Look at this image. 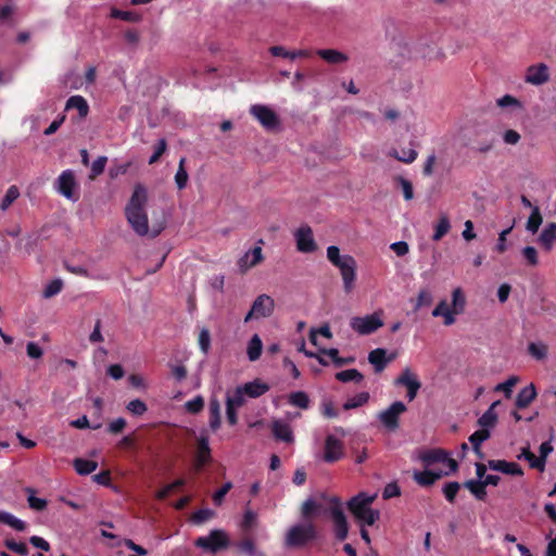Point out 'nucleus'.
<instances>
[{"label": "nucleus", "instance_id": "nucleus-1", "mask_svg": "<svg viewBox=\"0 0 556 556\" xmlns=\"http://www.w3.org/2000/svg\"><path fill=\"white\" fill-rule=\"evenodd\" d=\"M147 202V188L141 184H137L125 207V215L131 228L138 236H146L149 232L148 215L146 212Z\"/></svg>", "mask_w": 556, "mask_h": 556}, {"label": "nucleus", "instance_id": "nucleus-2", "mask_svg": "<svg viewBox=\"0 0 556 556\" xmlns=\"http://www.w3.org/2000/svg\"><path fill=\"white\" fill-rule=\"evenodd\" d=\"M372 501V496L358 493L348 502V509L359 522L372 526L380 517V513L370 507Z\"/></svg>", "mask_w": 556, "mask_h": 556}, {"label": "nucleus", "instance_id": "nucleus-3", "mask_svg": "<svg viewBox=\"0 0 556 556\" xmlns=\"http://www.w3.org/2000/svg\"><path fill=\"white\" fill-rule=\"evenodd\" d=\"M194 545L208 553H217L226 549L230 545L228 534L222 529L211 530L207 536H199L194 541Z\"/></svg>", "mask_w": 556, "mask_h": 556}, {"label": "nucleus", "instance_id": "nucleus-4", "mask_svg": "<svg viewBox=\"0 0 556 556\" xmlns=\"http://www.w3.org/2000/svg\"><path fill=\"white\" fill-rule=\"evenodd\" d=\"M317 536L316 527L312 523L295 525L286 535V545L289 547H301Z\"/></svg>", "mask_w": 556, "mask_h": 556}, {"label": "nucleus", "instance_id": "nucleus-5", "mask_svg": "<svg viewBox=\"0 0 556 556\" xmlns=\"http://www.w3.org/2000/svg\"><path fill=\"white\" fill-rule=\"evenodd\" d=\"M329 513L334 525L336 538L339 541H344L348 538L349 525L343 511L342 503L337 496L329 500Z\"/></svg>", "mask_w": 556, "mask_h": 556}, {"label": "nucleus", "instance_id": "nucleus-6", "mask_svg": "<svg viewBox=\"0 0 556 556\" xmlns=\"http://www.w3.org/2000/svg\"><path fill=\"white\" fill-rule=\"evenodd\" d=\"M381 315V312H375L364 317H353L350 321V326L358 334H371L383 326Z\"/></svg>", "mask_w": 556, "mask_h": 556}, {"label": "nucleus", "instance_id": "nucleus-7", "mask_svg": "<svg viewBox=\"0 0 556 556\" xmlns=\"http://www.w3.org/2000/svg\"><path fill=\"white\" fill-rule=\"evenodd\" d=\"M406 410L407 407L403 402L395 401L387 409L379 413L378 419L389 432H394L400 427L401 414Z\"/></svg>", "mask_w": 556, "mask_h": 556}, {"label": "nucleus", "instance_id": "nucleus-8", "mask_svg": "<svg viewBox=\"0 0 556 556\" xmlns=\"http://www.w3.org/2000/svg\"><path fill=\"white\" fill-rule=\"evenodd\" d=\"M250 114L258 121L266 130H275L280 125L277 113L264 104H254L250 108Z\"/></svg>", "mask_w": 556, "mask_h": 556}, {"label": "nucleus", "instance_id": "nucleus-9", "mask_svg": "<svg viewBox=\"0 0 556 556\" xmlns=\"http://www.w3.org/2000/svg\"><path fill=\"white\" fill-rule=\"evenodd\" d=\"M274 307V300L267 294H261L254 300L251 309L244 317V321L268 317L273 314Z\"/></svg>", "mask_w": 556, "mask_h": 556}, {"label": "nucleus", "instance_id": "nucleus-10", "mask_svg": "<svg viewBox=\"0 0 556 556\" xmlns=\"http://www.w3.org/2000/svg\"><path fill=\"white\" fill-rule=\"evenodd\" d=\"M336 267L340 270L345 293H350L354 289L356 281L357 265L355 258L348 256V258H344V261Z\"/></svg>", "mask_w": 556, "mask_h": 556}, {"label": "nucleus", "instance_id": "nucleus-11", "mask_svg": "<svg viewBox=\"0 0 556 556\" xmlns=\"http://www.w3.org/2000/svg\"><path fill=\"white\" fill-rule=\"evenodd\" d=\"M344 456V444L332 434H328L324 445V460L328 464L336 463Z\"/></svg>", "mask_w": 556, "mask_h": 556}, {"label": "nucleus", "instance_id": "nucleus-12", "mask_svg": "<svg viewBox=\"0 0 556 556\" xmlns=\"http://www.w3.org/2000/svg\"><path fill=\"white\" fill-rule=\"evenodd\" d=\"M395 384L403 386L407 389L406 396L408 401L415 400L419 389L421 388V382L418 380L416 374H414L408 367L403 369L401 375L396 378Z\"/></svg>", "mask_w": 556, "mask_h": 556}, {"label": "nucleus", "instance_id": "nucleus-13", "mask_svg": "<svg viewBox=\"0 0 556 556\" xmlns=\"http://www.w3.org/2000/svg\"><path fill=\"white\" fill-rule=\"evenodd\" d=\"M262 244H264V241L261 239L258 240V245L245 252L244 255L238 260V267L241 273H245L250 268L263 262L264 255L261 247Z\"/></svg>", "mask_w": 556, "mask_h": 556}, {"label": "nucleus", "instance_id": "nucleus-14", "mask_svg": "<svg viewBox=\"0 0 556 556\" xmlns=\"http://www.w3.org/2000/svg\"><path fill=\"white\" fill-rule=\"evenodd\" d=\"M296 248L302 253L316 251L317 244L314 240L313 230L308 226L300 227L295 232Z\"/></svg>", "mask_w": 556, "mask_h": 556}, {"label": "nucleus", "instance_id": "nucleus-15", "mask_svg": "<svg viewBox=\"0 0 556 556\" xmlns=\"http://www.w3.org/2000/svg\"><path fill=\"white\" fill-rule=\"evenodd\" d=\"M396 358V353L388 355L387 350L377 348L369 352L368 362L374 366L375 372H381L386 369L389 363Z\"/></svg>", "mask_w": 556, "mask_h": 556}, {"label": "nucleus", "instance_id": "nucleus-16", "mask_svg": "<svg viewBox=\"0 0 556 556\" xmlns=\"http://www.w3.org/2000/svg\"><path fill=\"white\" fill-rule=\"evenodd\" d=\"M76 188L75 176L72 170H64L58 178V191L70 200H77L74 194Z\"/></svg>", "mask_w": 556, "mask_h": 556}, {"label": "nucleus", "instance_id": "nucleus-17", "mask_svg": "<svg viewBox=\"0 0 556 556\" xmlns=\"http://www.w3.org/2000/svg\"><path fill=\"white\" fill-rule=\"evenodd\" d=\"M212 459L208 437L203 433L197 439L195 467L203 468Z\"/></svg>", "mask_w": 556, "mask_h": 556}, {"label": "nucleus", "instance_id": "nucleus-18", "mask_svg": "<svg viewBox=\"0 0 556 556\" xmlns=\"http://www.w3.org/2000/svg\"><path fill=\"white\" fill-rule=\"evenodd\" d=\"M549 79L548 67L544 63L531 65L527 70L526 81L540 86Z\"/></svg>", "mask_w": 556, "mask_h": 556}, {"label": "nucleus", "instance_id": "nucleus-19", "mask_svg": "<svg viewBox=\"0 0 556 556\" xmlns=\"http://www.w3.org/2000/svg\"><path fill=\"white\" fill-rule=\"evenodd\" d=\"M488 467L492 470L500 471L510 476H522L523 471L519 464L514 462H506L503 459H490Z\"/></svg>", "mask_w": 556, "mask_h": 556}, {"label": "nucleus", "instance_id": "nucleus-20", "mask_svg": "<svg viewBox=\"0 0 556 556\" xmlns=\"http://www.w3.org/2000/svg\"><path fill=\"white\" fill-rule=\"evenodd\" d=\"M536 397V390L533 383L522 388L517 397L515 405L518 409H523L528 407Z\"/></svg>", "mask_w": 556, "mask_h": 556}, {"label": "nucleus", "instance_id": "nucleus-21", "mask_svg": "<svg viewBox=\"0 0 556 556\" xmlns=\"http://www.w3.org/2000/svg\"><path fill=\"white\" fill-rule=\"evenodd\" d=\"M501 404V401L493 402L490 407L482 414V416L478 419V425L481 429H490L494 428L497 424V414L495 412V407Z\"/></svg>", "mask_w": 556, "mask_h": 556}, {"label": "nucleus", "instance_id": "nucleus-22", "mask_svg": "<svg viewBox=\"0 0 556 556\" xmlns=\"http://www.w3.org/2000/svg\"><path fill=\"white\" fill-rule=\"evenodd\" d=\"M242 390H244L245 394L249 397L256 399L261 395L265 394L269 390V386L260 379H255L251 382L244 383Z\"/></svg>", "mask_w": 556, "mask_h": 556}, {"label": "nucleus", "instance_id": "nucleus-23", "mask_svg": "<svg viewBox=\"0 0 556 556\" xmlns=\"http://www.w3.org/2000/svg\"><path fill=\"white\" fill-rule=\"evenodd\" d=\"M66 110L76 109L78 111L79 118H85L89 113V105L87 100L81 96H72L67 99Z\"/></svg>", "mask_w": 556, "mask_h": 556}, {"label": "nucleus", "instance_id": "nucleus-24", "mask_svg": "<svg viewBox=\"0 0 556 556\" xmlns=\"http://www.w3.org/2000/svg\"><path fill=\"white\" fill-rule=\"evenodd\" d=\"M556 241V223H549L539 237V242L546 250L551 251Z\"/></svg>", "mask_w": 556, "mask_h": 556}, {"label": "nucleus", "instance_id": "nucleus-25", "mask_svg": "<svg viewBox=\"0 0 556 556\" xmlns=\"http://www.w3.org/2000/svg\"><path fill=\"white\" fill-rule=\"evenodd\" d=\"M445 459H447V453L441 448L425 451L420 454V460L427 466L438 463L443 464Z\"/></svg>", "mask_w": 556, "mask_h": 556}, {"label": "nucleus", "instance_id": "nucleus-26", "mask_svg": "<svg viewBox=\"0 0 556 556\" xmlns=\"http://www.w3.org/2000/svg\"><path fill=\"white\" fill-rule=\"evenodd\" d=\"M443 476V472L432 471V470H424V471H415L414 480L421 486H430L434 484L437 480H439Z\"/></svg>", "mask_w": 556, "mask_h": 556}, {"label": "nucleus", "instance_id": "nucleus-27", "mask_svg": "<svg viewBox=\"0 0 556 556\" xmlns=\"http://www.w3.org/2000/svg\"><path fill=\"white\" fill-rule=\"evenodd\" d=\"M208 415L210 427L216 431L220 427V403L216 397L210 400Z\"/></svg>", "mask_w": 556, "mask_h": 556}, {"label": "nucleus", "instance_id": "nucleus-28", "mask_svg": "<svg viewBox=\"0 0 556 556\" xmlns=\"http://www.w3.org/2000/svg\"><path fill=\"white\" fill-rule=\"evenodd\" d=\"M317 55L329 64H340L348 61V55L334 49L317 50Z\"/></svg>", "mask_w": 556, "mask_h": 556}, {"label": "nucleus", "instance_id": "nucleus-29", "mask_svg": "<svg viewBox=\"0 0 556 556\" xmlns=\"http://www.w3.org/2000/svg\"><path fill=\"white\" fill-rule=\"evenodd\" d=\"M433 317H440L442 316L444 318V325L451 326L455 323V316L451 308L447 306V303L445 300H441L438 305L432 311Z\"/></svg>", "mask_w": 556, "mask_h": 556}, {"label": "nucleus", "instance_id": "nucleus-30", "mask_svg": "<svg viewBox=\"0 0 556 556\" xmlns=\"http://www.w3.org/2000/svg\"><path fill=\"white\" fill-rule=\"evenodd\" d=\"M273 434L277 440H281L288 443L293 441L290 426L279 420L273 424Z\"/></svg>", "mask_w": 556, "mask_h": 556}, {"label": "nucleus", "instance_id": "nucleus-31", "mask_svg": "<svg viewBox=\"0 0 556 556\" xmlns=\"http://www.w3.org/2000/svg\"><path fill=\"white\" fill-rule=\"evenodd\" d=\"M321 504L317 503L314 498H307L303 502L301 507L302 517L305 520H311L321 511Z\"/></svg>", "mask_w": 556, "mask_h": 556}, {"label": "nucleus", "instance_id": "nucleus-32", "mask_svg": "<svg viewBox=\"0 0 556 556\" xmlns=\"http://www.w3.org/2000/svg\"><path fill=\"white\" fill-rule=\"evenodd\" d=\"M262 351L263 342L258 334H254L248 343L247 354L249 359L251 362L257 361L262 355Z\"/></svg>", "mask_w": 556, "mask_h": 556}, {"label": "nucleus", "instance_id": "nucleus-33", "mask_svg": "<svg viewBox=\"0 0 556 556\" xmlns=\"http://www.w3.org/2000/svg\"><path fill=\"white\" fill-rule=\"evenodd\" d=\"M464 486L468 489L477 500L484 501L486 497V488L482 480H467Z\"/></svg>", "mask_w": 556, "mask_h": 556}, {"label": "nucleus", "instance_id": "nucleus-34", "mask_svg": "<svg viewBox=\"0 0 556 556\" xmlns=\"http://www.w3.org/2000/svg\"><path fill=\"white\" fill-rule=\"evenodd\" d=\"M466 306V298L460 288H456L452 292V308L454 316L462 314Z\"/></svg>", "mask_w": 556, "mask_h": 556}, {"label": "nucleus", "instance_id": "nucleus-35", "mask_svg": "<svg viewBox=\"0 0 556 556\" xmlns=\"http://www.w3.org/2000/svg\"><path fill=\"white\" fill-rule=\"evenodd\" d=\"M320 353L324 355H327L331 358L332 363L336 367H342L349 364H352L354 362V357H342L339 355V350L331 348V349H321Z\"/></svg>", "mask_w": 556, "mask_h": 556}, {"label": "nucleus", "instance_id": "nucleus-36", "mask_svg": "<svg viewBox=\"0 0 556 556\" xmlns=\"http://www.w3.org/2000/svg\"><path fill=\"white\" fill-rule=\"evenodd\" d=\"M0 523L10 526L16 531H24L26 529V523L23 520L4 510H0Z\"/></svg>", "mask_w": 556, "mask_h": 556}, {"label": "nucleus", "instance_id": "nucleus-37", "mask_svg": "<svg viewBox=\"0 0 556 556\" xmlns=\"http://www.w3.org/2000/svg\"><path fill=\"white\" fill-rule=\"evenodd\" d=\"M74 468L78 475H89L93 472L97 467L98 463L94 460L84 459V458H76L74 459Z\"/></svg>", "mask_w": 556, "mask_h": 556}, {"label": "nucleus", "instance_id": "nucleus-38", "mask_svg": "<svg viewBox=\"0 0 556 556\" xmlns=\"http://www.w3.org/2000/svg\"><path fill=\"white\" fill-rule=\"evenodd\" d=\"M451 229V223L448 217L443 214L440 216L438 224L434 227V233L432 236L433 241H440Z\"/></svg>", "mask_w": 556, "mask_h": 556}, {"label": "nucleus", "instance_id": "nucleus-39", "mask_svg": "<svg viewBox=\"0 0 556 556\" xmlns=\"http://www.w3.org/2000/svg\"><path fill=\"white\" fill-rule=\"evenodd\" d=\"M389 155L396 159L400 162L410 164L417 159L418 153L415 149H403L401 153L397 150L392 149L389 152Z\"/></svg>", "mask_w": 556, "mask_h": 556}, {"label": "nucleus", "instance_id": "nucleus-40", "mask_svg": "<svg viewBox=\"0 0 556 556\" xmlns=\"http://www.w3.org/2000/svg\"><path fill=\"white\" fill-rule=\"evenodd\" d=\"M186 484V480L184 478H179L177 480H175L174 482L165 485L164 488L160 489L156 494H155V497L156 500L159 501H164L166 500L169 494L182 486H185Z\"/></svg>", "mask_w": 556, "mask_h": 556}, {"label": "nucleus", "instance_id": "nucleus-41", "mask_svg": "<svg viewBox=\"0 0 556 556\" xmlns=\"http://www.w3.org/2000/svg\"><path fill=\"white\" fill-rule=\"evenodd\" d=\"M336 379L341 382L354 381L361 383L364 380V376L357 369H346L336 374Z\"/></svg>", "mask_w": 556, "mask_h": 556}, {"label": "nucleus", "instance_id": "nucleus-42", "mask_svg": "<svg viewBox=\"0 0 556 556\" xmlns=\"http://www.w3.org/2000/svg\"><path fill=\"white\" fill-rule=\"evenodd\" d=\"M542 222H543V217H542L540 207L534 206V207H532V212L527 220L526 228L528 231L535 233L539 230Z\"/></svg>", "mask_w": 556, "mask_h": 556}, {"label": "nucleus", "instance_id": "nucleus-43", "mask_svg": "<svg viewBox=\"0 0 556 556\" xmlns=\"http://www.w3.org/2000/svg\"><path fill=\"white\" fill-rule=\"evenodd\" d=\"M369 397L370 396L368 392L357 393L356 395L346 400V402L343 404V409L350 410L353 408L361 407L369 401Z\"/></svg>", "mask_w": 556, "mask_h": 556}, {"label": "nucleus", "instance_id": "nucleus-44", "mask_svg": "<svg viewBox=\"0 0 556 556\" xmlns=\"http://www.w3.org/2000/svg\"><path fill=\"white\" fill-rule=\"evenodd\" d=\"M235 547L247 556H255L256 547L255 543L251 538H244L241 541L235 543Z\"/></svg>", "mask_w": 556, "mask_h": 556}, {"label": "nucleus", "instance_id": "nucleus-45", "mask_svg": "<svg viewBox=\"0 0 556 556\" xmlns=\"http://www.w3.org/2000/svg\"><path fill=\"white\" fill-rule=\"evenodd\" d=\"M245 392L242 390V387H238L232 395L227 394L226 405H230L235 408H239L245 404Z\"/></svg>", "mask_w": 556, "mask_h": 556}, {"label": "nucleus", "instance_id": "nucleus-46", "mask_svg": "<svg viewBox=\"0 0 556 556\" xmlns=\"http://www.w3.org/2000/svg\"><path fill=\"white\" fill-rule=\"evenodd\" d=\"M521 456H523L528 462L531 468H535L540 471H544L545 469V460L538 457L534 453H532L528 447L522 448Z\"/></svg>", "mask_w": 556, "mask_h": 556}, {"label": "nucleus", "instance_id": "nucleus-47", "mask_svg": "<svg viewBox=\"0 0 556 556\" xmlns=\"http://www.w3.org/2000/svg\"><path fill=\"white\" fill-rule=\"evenodd\" d=\"M491 437L489 429H479L469 437V442L473 451H478L479 446Z\"/></svg>", "mask_w": 556, "mask_h": 556}, {"label": "nucleus", "instance_id": "nucleus-48", "mask_svg": "<svg viewBox=\"0 0 556 556\" xmlns=\"http://www.w3.org/2000/svg\"><path fill=\"white\" fill-rule=\"evenodd\" d=\"M289 403L302 409H306L309 405V399L303 391H296L289 395Z\"/></svg>", "mask_w": 556, "mask_h": 556}, {"label": "nucleus", "instance_id": "nucleus-49", "mask_svg": "<svg viewBox=\"0 0 556 556\" xmlns=\"http://www.w3.org/2000/svg\"><path fill=\"white\" fill-rule=\"evenodd\" d=\"M185 162H186L185 157L180 159L178 169L175 175V182L179 190H182L186 188L188 178H189L188 173L185 168Z\"/></svg>", "mask_w": 556, "mask_h": 556}, {"label": "nucleus", "instance_id": "nucleus-50", "mask_svg": "<svg viewBox=\"0 0 556 556\" xmlns=\"http://www.w3.org/2000/svg\"><path fill=\"white\" fill-rule=\"evenodd\" d=\"M547 351H548V348L546 344L544 343H534V342H531L529 343L528 345V352L529 354L538 359V361H542L544 359L546 356H547Z\"/></svg>", "mask_w": 556, "mask_h": 556}, {"label": "nucleus", "instance_id": "nucleus-51", "mask_svg": "<svg viewBox=\"0 0 556 556\" xmlns=\"http://www.w3.org/2000/svg\"><path fill=\"white\" fill-rule=\"evenodd\" d=\"M519 381L518 377L511 376L506 381L498 383L494 391L496 392H503L506 399H510L513 394V388L516 386V383Z\"/></svg>", "mask_w": 556, "mask_h": 556}, {"label": "nucleus", "instance_id": "nucleus-52", "mask_svg": "<svg viewBox=\"0 0 556 556\" xmlns=\"http://www.w3.org/2000/svg\"><path fill=\"white\" fill-rule=\"evenodd\" d=\"M18 195H20V191L16 186L9 187V189L7 190L4 197L1 201L0 207L3 211L9 208L10 205L18 198Z\"/></svg>", "mask_w": 556, "mask_h": 556}, {"label": "nucleus", "instance_id": "nucleus-53", "mask_svg": "<svg viewBox=\"0 0 556 556\" xmlns=\"http://www.w3.org/2000/svg\"><path fill=\"white\" fill-rule=\"evenodd\" d=\"M459 489L460 484L456 481L445 483L442 491L446 501L450 503H454Z\"/></svg>", "mask_w": 556, "mask_h": 556}, {"label": "nucleus", "instance_id": "nucleus-54", "mask_svg": "<svg viewBox=\"0 0 556 556\" xmlns=\"http://www.w3.org/2000/svg\"><path fill=\"white\" fill-rule=\"evenodd\" d=\"M349 254L341 255L340 249L337 245H330L327 248V258L333 266L342 263L344 258H348Z\"/></svg>", "mask_w": 556, "mask_h": 556}, {"label": "nucleus", "instance_id": "nucleus-55", "mask_svg": "<svg viewBox=\"0 0 556 556\" xmlns=\"http://www.w3.org/2000/svg\"><path fill=\"white\" fill-rule=\"evenodd\" d=\"M432 302H433V296H432L431 292L427 289H422L418 293V296L416 300V305H415V311H418L419 308L425 307V306H430L432 304Z\"/></svg>", "mask_w": 556, "mask_h": 556}, {"label": "nucleus", "instance_id": "nucleus-56", "mask_svg": "<svg viewBox=\"0 0 556 556\" xmlns=\"http://www.w3.org/2000/svg\"><path fill=\"white\" fill-rule=\"evenodd\" d=\"M256 519L257 515L253 510L247 509L241 521L242 531L249 532L256 523Z\"/></svg>", "mask_w": 556, "mask_h": 556}, {"label": "nucleus", "instance_id": "nucleus-57", "mask_svg": "<svg viewBox=\"0 0 556 556\" xmlns=\"http://www.w3.org/2000/svg\"><path fill=\"white\" fill-rule=\"evenodd\" d=\"M126 408L135 416H141L148 410L146 403L139 399L130 401Z\"/></svg>", "mask_w": 556, "mask_h": 556}, {"label": "nucleus", "instance_id": "nucleus-58", "mask_svg": "<svg viewBox=\"0 0 556 556\" xmlns=\"http://www.w3.org/2000/svg\"><path fill=\"white\" fill-rule=\"evenodd\" d=\"M63 283L60 279H54L47 285L42 294L43 298L49 299L61 292Z\"/></svg>", "mask_w": 556, "mask_h": 556}, {"label": "nucleus", "instance_id": "nucleus-59", "mask_svg": "<svg viewBox=\"0 0 556 556\" xmlns=\"http://www.w3.org/2000/svg\"><path fill=\"white\" fill-rule=\"evenodd\" d=\"M106 162H108L106 156H99L92 162L91 174H90L91 179L96 178L97 176L101 175L104 172Z\"/></svg>", "mask_w": 556, "mask_h": 556}, {"label": "nucleus", "instance_id": "nucleus-60", "mask_svg": "<svg viewBox=\"0 0 556 556\" xmlns=\"http://www.w3.org/2000/svg\"><path fill=\"white\" fill-rule=\"evenodd\" d=\"M4 545L10 551H12V552H14V553H16V554H18L21 556H25V555L28 554V547L26 546V544L17 543L13 539H7L4 541Z\"/></svg>", "mask_w": 556, "mask_h": 556}, {"label": "nucleus", "instance_id": "nucleus-61", "mask_svg": "<svg viewBox=\"0 0 556 556\" xmlns=\"http://www.w3.org/2000/svg\"><path fill=\"white\" fill-rule=\"evenodd\" d=\"M186 409L190 414H198L204 407V399L201 395L195 396L186 403Z\"/></svg>", "mask_w": 556, "mask_h": 556}, {"label": "nucleus", "instance_id": "nucleus-62", "mask_svg": "<svg viewBox=\"0 0 556 556\" xmlns=\"http://www.w3.org/2000/svg\"><path fill=\"white\" fill-rule=\"evenodd\" d=\"M111 16L114 18H119L126 22H137L139 21V15L129 11H121L118 9H112Z\"/></svg>", "mask_w": 556, "mask_h": 556}, {"label": "nucleus", "instance_id": "nucleus-63", "mask_svg": "<svg viewBox=\"0 0 556 556\" xmlns=\"http://www.w3.org/2000/svg\"><path fill=\"white\" fill-rule=\"evenodd\" d=\"M232 489V483L231 482H226L223 484V486L220 489H218L217 491L214 492L213 494V502L216 506H219L222 505V503L224 502V498L226 496V494Z\"/></svg>", "mask_w": 556, "mask_h": 556}, {"label": "nucleus", "instance_id": "nucleus-64", "mask_svg": "<svg viewBox=\"0 0 556 556\" xmlns=\"http://www.w3.org/2000/svg\"><path fill=\"white\" fill-rule=\"evenodd\" d=\"M166 148H167L166 140L164 138L160 139L157 141V144L154 148L153 154L149 159V164L151 165V164L156 163L161 159V156L164 154V152L166 151Z\"/></svg>", "mask_w": 556, "mask_h": 556}]
</instances>
